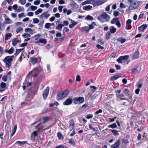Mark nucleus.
Wrapping results in <instances>:
<instances>
[{"mask_svg":"<svg viewBox=\"0 0 148 148\" xmlns=\"http://www.w3.org/2000/svg\"><path fill=\"white\" fill-rule=\"evenodd\" d=\"M110 18V16L105 12H103L97 17V19L101 23L108 22Z\"/></svg>","mask_w":148,"mask_h":148,"instance_id":"nucleus-1","label":"nucleus"},{"mask_svg":"<svg viewBox=\"0 0 148 148\" xmlns=\"http://www.w3.org/2000/svg\"><path fill=\"white\" fill-rule=\"evenodd\" d=\"M128 1L130 3L128 8V10L129 11L136 9L140 5L139 1H137L128 0Z\"/></svg>","mask_w":148,"mask_h":148,"instance_id":"nucleus-2","label":"nucleus"},{"mask_svg":"<svg viewBox=\"0 0 148 148\" xmlns=\"http://www.w3.org/2000/svg\"><path fill=\"white\" fill-rule=\"evenodd\" d=\"M69 94V91L66 90H65L62 92H59L57 95V99L58 100H62L63 98L66 97Z\"/></svg>","mask_w":148,"mask_h":148,"instance_id":"nucleus-3","label":"nucleus"},{"mask_svg":"<svg viewBox=\"0 0 148 148\" xmlns=\"http://www.w3.org/2000/svg\"><path fill=\"white\" fill-rule=\"evenodd\" d=\"M14 57V56H8L6 57L3 59V61L5 63L6 67L8 68L10 67L11 64V62L12 61Z\"/></svg>","mask_w":148,"mask_h":148,"instance_id":"nucleus-4","label":"nucleus"},{"mask_svg":"<svg viewBox=\"0 0 148 148\" xmlns=\"http://www.w3.org/2000/svg\"><path fill=\"white\" fill-rule=\"evenodd\" d=\"M40 72L39 69L38 68H34L32 71L29 73L30 75H31L32 76L35 78L36 77L38 74Z\"/></svg>","mask_w":148,"mask_h":148,"instance_id":"nucleus-5","label":"nucleus"},{"mask_svg":"<svg viewBox=\"0 0 148 148\" xmlns=\"http://www.w3.org/2000/svg\"><path fill=\"white\" fill-rule=\"evenodd\" d=\"M73 102L75 104H80L83 103L84 101V98L83 97H75L73 98Z\"/></svg>","mask_w":148,"mask_h":148,"instance_id":"nucleus-6","label":"nucleus"},{"mask_svg":"<svg viewBox=\"0 0 148 148\" xmlns=\"http://www.w3.org/2000/svg\"><path fill=\"white\" fill-rule=\"evenodd\" d=\"M36 127L38 129V131H36L33 132L32 134V136L33 135L34 137L37 136H38V134L39 131L43 128V125L40 124L36 126Z\"/></svg>","mask_w":148,"mask_h":148,"instance_id":"nucleus-7","label":"nucleus"},{"mask_svg":"<svg viewBox=\"0 0 148 148\" xmlns=\"http://www.w3.org/2000/svg\"><path fill=\"white\" fill-rule=\"evenodd\" d=\"M129 57L128 55L120 56L117 60V61L119 63H123L128 59Z\"/></svg>","mask_w":148,"mask_h":148,"instance_id":"nucleus-8","label":"nucleus"},{"mask_svg":"<svg viewBox=\"0 0 148 148\" xmlns=\"http://www.w3.org/2000/svg\"><path fill=\"white\" fill-rule=\"evenodd\" d=\"M49 90V87L48 86L44 90L43 96L44 99H46L48 95Z\"/></svg>","mask_w":148,"mask_h":148,"instance_id":"nucleus-9","label":"nucleus"},{"mask_svg":"<svg viewBox=\"0 0 148 148\" xmlns=\"http://www.w3.org/2000/svg\"><path fill=\"white\" fill-rule=\"evenodd\" d=\"M50 15V14L49 13L48 11L45 12L40 16V19H42L44 18H45L47 19Z\"/></svg>","mask_w":148,"mask_h":148,"instance_id":"nucleus-10","label":"nucleus"},{"mask_svg":"<svg viewBox=\"0 0 148 148\" xmlns=\"http://www.w3.org/2000/svg\"><path fill=\"white\" fill-rule=\"evenodd\" d=\"M75 127V123L73 120H71L70 121L69 129L70 131L73 130Z\"/></svg>","mask_w":148,"mask_h":148,"instance_id":"nucleus-11","label":"nucleus"},{"mask_svg":"<svg viewBox=\"0 0 148 148\" xmlns=\"http://www.w3.org/2000/svg\"><path fill=\"white\" fill-rule=\"evenodd\" d=\"M148 26V25L147 24H143L138 27V29L140 32H143Z\"/></svg>","mask_w":148,"mask_h":148,"instance_id":"nucleus-12","label":"nucleus"},{"mask_svg":"<svg viewBox=\"0 0 148 148\" xmlns=\"http://www.w3.org/2000/svg\"><path fill=\"white\" fill-rule=\"evenodd\" d=\"M73 102V100L71 98L69 97L64 102L63 104L65 105H68L71 104Z\"/></svg>","mask_w":148,"mask_h":148,"instance_id":"nucleus-13","label":"nucleus"},{"mask_svg":"<svg viewBox=\"0 0 148 148\" xmlns=\"http://www.w3.org/2000/svg\"><path fill=\"white\" fill-rule=\"evenodd\" d=\"M3 16L5 19V22L6 23L11 24L13 22L12 21L7 17V15L6 14H3Z\"/></svg>","mask_w":148,"mask_h":148,"instance_id":"nucleus-14","label":"nucleus"},{"mask_svg":"<svg viewBox=\"0 0 148 148\" xmlns=\"http://www.w3.org/2000/svg\"><path fill=\"white\" fill-rule=\"evenodd\" d=\"M35 42L39 45L40 43H42L44 44H46L47 43V40L44 38H40L38 41H36Z\"/></svg>","mask_w":148,"mask_h":148,"instance_id":"nucleus-15","label":"nucleus"},{"mask_svg":"<svg viewBox=\"0 0 148 148\" xmlns=\"http://www.w3.org/2000/svg\"><path fill=\"white\" fill-rule=\"evenodd\" d=\"M120 143V140H118L114 144L111 145V148H119Z\"/></svg>","mask_w":148,"mask_h":148,"instance_id":"nucleus-16","label":"nucleus"},{"mask_svg":"<svg viewBox=\"0 0 148 148\" xmlns=\"http://www.w3.org/2000/svg\"><path fill=\"white\" fill-rule=\"evenodd\" d=\"M12 45L13 46H15L19 42V40L17 38H16L14 39L12 41Z\"/></svg>","mask_w":148,"mask_h":148,"instance_id":"nucleus-17","label":"nucleus"},{"mask_svg":"<svg viewBox=\"0 0 148 148\" xmlns=\"http://www.w3.org/2000/svg\"><path fill=\"white\" fill-rule=\"evenodd\" d=\"M121 76V75L120 74L116 75L111 77L110 78V80L112 81L115 80Z\"/></svg>","mask_w":148,"mask_h":148,"instance_id":"nucleus-18","label":"nucleus"},{"mask_svg":"<svg viewBox=\"0 0 148 148\" xmlns=\"http://www.w3.org/2000/svg\"><path fill=\"white\" fill-rule=\"evenodd\" d=\"M38 59L37 58L31 57L29 60L33 64H35L37 62Z\"/></svg>","mask_w":148,"mask_h":148,"instance_id":"nucleus-19","label":"nucleus"},{"mask_svg":"<svg viewBox=\"0 0 148 148\" xmlns=\"http://www.w3.org/2000/svg\"><path fill=\"white\" fill-rule=\"evenodd\" d=\"M71 22L72 23V24H70L69 25V27L70 28H72L77 24V22H75L74 21L71 19Z\"/></svg>","mask_w":148,"mask_h":148,"instance_id":"nucleus-20","label":"nucleus"},{"mask_svg":"<svg viewBox=\"0 0 148 148\" xmlns=\"http://www.w3.org/2000/svg\"><path fill=\"white\" fill-rule=\"evenodd\" d=\"M107 0H97L96 1V4L97 5H102L106 2Z\"/></svg>","mask_w":148,"mask_h":148,"instance_id":"nucleus-21","label":"nucleus"},{"mask_svg":"<svg viewBox=\"0 0 148 148\" xmlns=\"http://www.w3.org/2000/svg\"><path fill=\"white\" fill-rule=\"evenodd\" d=\"M5 52L11 54L14 51V49L13 47H11L10 49H5Z\"/></svg>","mask_w":148,"mask_h":148,"instance_id":"nucleus-22","label":"nucleus"},{"mask_svg":"<svg viewBox=\"0 0 148 148\" xmlns=\"http://www.w3.org/2000/svg\"><path fill=\"white\" fill-rule=\"evenodd\" d=\"M110 32L111 33L113 34L115 33L116 30V28L113 26H111L110 27Z\"/></svg>","mask_w":148,"mask_h":148,"instance_id":"nucleus-23","label":"nucleus"},{"mask_svg":"<svg viewBox=\"0 0 148 148\" xmlns=\"http://www.w3.org/2000/svg\"><path fill=\"white\" fill-rule=\"evenodd\" d=\"M92 8V7L90 5L84 6L83 9L86 10H89Z\"/></svg>","mask_w":148,"mask_h":148,"instance_id":"nucleus-24","label":"nucleus"},{"mask_svg":"<svg viewBox=\"0 0 148 148\" xmlns=\"http://www.w3.org/2000/svg\"><path fill=\"white\" fill-rule=\"evenodd\" d=\"M117 40L118 42H120L122 44L126 41V39L124 38L119 37L117 39Z\"/></svg>","mask_w":148,"mask_h":148,"instance_id":"nucleus-25","label":"nucleus"},{"mask_svg":"<svg viewBox=\"0 0 148 148\" xmlns=\"http://www.w3.org/2000/svg\"><path fill=\"white\" fill-rule=\"evenodd\" d=\"M119 20L118 18H114L111 21V23L112 24L116 23Z\"/></svg>","mask_w":148,"mask_h":148,"instance_id":"nucleus-26","label":"nucleus"},{"mask_svg":"<svg viewBox=\"0 0 148 148\" xmlns=\"http://www.w3.org/2000/svg\"><path fill=\"white\" fill-rule=\"evenodd\" d=\"M12 34L10 33H8L6 34L5 36V40L6 41L10 38L12 36Z\"/></svg>","mask_w":148,"mask_h":148,"instance_id":"nucleus-27","label":"nucleus"},{"mask_svg":"<svg viewBox=\"0 0 148 148\" xmlns=\"http://www.w3.org/2000/svg\"><path fill=\"white\" fill-rule=\"evenodd\" d=\"M23 29L21 27H18L17 28L16 30V33L17 34L19 33H22L23 31Z\"/></svg>","mask_w":148,"mask_h":148,"instance_id":"nucleus-28","label":"nucleus"},{"mask_svg":"<svg viewBox=\"0 0 148 148\" xmlns=\"http://www.w3.org/2000/svg\"><path fill=\"white\" fill-rule=\"evenodd\" d=\"M139 55V52L137 51L135 52L134 55H133V57L134 59H137L138 58Z\"/></svg>","mask_w":148,"mask_h":148,"instance_id":"nucleus-29","label":"nucleus"},{"mask_svg":"<svg viewBox=\"0 0 148 148\" xmlns=\"http://www.w3.org/2000/svg\"><path fill=\"white\" fill-rule=\"evenodd\" d=\"M62 27H63V25H62V24H60L56 26V29H58L60 31H61Z\"/></svg>","mask_w":148,"mask_h":148,"instance_id":"nucleus-30","label":"nucleus"},{"mask_svg":"<svg viewBox=\"0 0 148 148\" xmlns=\"http://www.w3.org/2000/svg\"><path fill=\"white\" fill-rule=\"evenodd\" d=\"M24 9L23 7L19 6L16 11L17 12H21L22 11H24Z\"/></svg>","mask_w":148,"mask_h":148,"instance_id":"nucleus-31","label":"nucleus"},{"mask_svg":"<svg viewBox=\"0 0 148 148\" xmlns=\"http://www.w3.org/2000/svg\"><path fill=\"white\" fill-rule=\"evenodd\" d=\"M110 130L114 135L117 136L119 135L118 131L114 130Z\"/></svg>","mask_w":148,"mask_h":148,"instance_id":"nucleus-32","label":"nucleus"},{"mask_svg":"<svg viewBox=\"0 0 148 148\" xmlns=\"http://www.w3.org/2000/svg\"><path fill=\"white\" fill-rule=\"evenodd\" d=\"M26 143L27 142L26 141L21 142L20 141H17L16 142V144H18L21 146L23 145Z\"/></svg>","mask_w":148,"mask_h":148,"instance_id":"nucleus-33","label":"nucleus"},{"mask_svg":"<svg viewBox=\"0 0 148 148\" xmlns=\"http://www.w3.org/2000/svg\"><path fill=\"white\" fill-rule=\"evenodd\" d=\"M17 128V125H14V129L13 131V132L10 135V136L11 137H12L15 134Z\"/></svg>","mask_w":148,"mask_h":148,"instance_id":"nucleus-34","label":"nucleus"},{"mask_svg":"<svg viewBox=\"0 0 148 148\" xmlns=\"http://www.w3.org/2000/svg\"><path fill=\"white\" fill-rule=\"evenodd\" d=\"M95 25V22H92L90 25H89V29H93L94 28V26Z\"/></svg>","mask_w":148,"mask_h":148,"instance_id":"nucleus-35","label":"nucleus"},{"mask_svg":"<svg viewBox=\"0 0 148 148\" xmlns=\"http://www.w3.org/2000/svg\"><path fill=\"white\" fill-rule=\"evenodd\" d=\"M85 19L88 20L92 21L94 19L93 17L92 16L88 15L85 17Z\"/></svg>","mask_w":148,"mask_h":148,"instance_id":"nucleus-36","label":"nucleus"},{"mask_svg":"<svg viewBox=\"0 0 148 148\" xmlns=\"http://www.w3.org/2000/svg\"><path fill=\"white\" fill-rule=\"evenodd\" d=\"M117 96L118 97L121 99V100L124 99V100H127L128 101V100L126 98H123L122 97H124V95H123V94H119L118 95H117Z\"/></svg>","mask_w":148,"mask_h":148,"instance_id":"nucleus-37","label":"nucleus"},{"mask_svg":"<svg viewBox=\"0 0 148 148\" xmlns=\"http://www.w3.org/2000/svg\"><path fill=\"white\" fill-rule=\"evenodd\" d=\"M22 36L24 38H26L30 37L31 35L28 33H25L22 35Z\"/></svg>","mask_w":148,"mask_h":148,"instance_id":"nucleus-38","label":"nucleus"},{"mask_svg":"<svg viewBox=\"0 0 148 148\" xmlns=\"http://www.w3.org/2000/svg\"><path fill=\"white\" fill-rule=\"evenodd\" d=\"M43 11V10L41 8H39L38 10H37L35 12V14L36 15H38L40 13L42 12Z\"/></svg>","mask_w":148,"mask_h":148,"instance_id":"nucleus-39","label":"nucleus"},{"mask_svg":"<svg viewBox=\"0 0 148 148\" xmlns=\"http://www.w3.org/2000/svg\"><path fill=\"white\" fill-rule=\"evenodd\" d=\"M108 127L109 128L111 127L112 128H114L117 127V125L115 123H114L112 124L109 125Z\"/></svg>","mask_w":148,"mask_h":148,"instance_id":"nucleus-40","label":"nucleus"},{"mask_svg":"<svg viewBox=\"0 0 148 148\" xmlns=\"http://www.w3.org/2000/svg\"><path fill=\"white\" fill-rule=\"evenodd\" d=\"M57 136L59 138L60 140H62L64 138L63 136L60 132H58L57 134Z\"/></svg>","mask_w":148,"mask_h":148,"instance_id":"nucleus-41","label":"nucleus"},{"mask_svg":"<svg viewBox=\"0 0 148 148\" xmlns=\"http://www.w3.org/2000/svg\"><path fill=\"white\" fill-rule=\"evenodd\" d=\"M0 87L1 88L3 89H5V88L6 87V83L3 82H1L0 84Z\"/></svg>","mask_w":148,"mask_h":148,"instance_id":"nucleus-42","label":"nucleus"},{"mask_svg":"<svg viewBox=\"0 0 148 148\" xmlns=\"http://www.w3.org/2000/svg\"><path fill=\"white\" fill-rule=\"evenodd\" d=\"M55 148H68V147L66 145H59L56 146Z\"/></svg>","mask_w":148,"mask_h":148,"instance_id":"nucleus-43","label":"nucleus"},{"mask_svg":"<svg viewBox=\"0 0 148 148\" xmlns=\"http://www.w3.org/2000/svg\"><path fill=\"white\" fill-rule=\"evenodd\" d=\"M23 49H16V53L14 54L16 56H17L19 53H20L23 50Z\"/></svg>","mask_w":148,"mask_h":148,"instance_id":"nucleus-44","label":"nucleus"},{"mask_svg":"<svg viewBox=\"0 0 148 148\" xmlns=\"http://www.w3.org/2000/svg\"><path fill=\"white\" fill-rule=\"evenodd\" d=\"M71 5L73 8H76L77 7L78 5L75 2H73L71 3Z\"/></svg>","mask_w":148,"mask_h":148,"instance_id":"nucleus-45","label":"nucleus"},{"mask_svg":"<svg viewBox=\"0 0 148 148\" xmlns=\"http://www.w3.org/2000/svg\"><path fill=\"white\" fill-rule=\"evenodd\" d=\"M83 29L86 33H88L90 30V29H89V28H88V27H85L83 28Z\"/></svg>","mask_w":148,"mask_h":148,"instance_id":"nucleus-46","label":"nucleus"},{"mask_svg":"<svg viewBox=\"0 0 148 148\" xmlns=\"http://www.w3.org/2000/svg\"><path fill=\"white\" fill-rule=\"evenodd\" d=\"M111 34L110 32H108L106 34V38L107 39H108L110 38V36L111 35Z\"/></svg>","mask_w":148,"mask_h":148,"instance_id":"nucleus-47","label":"nucleus"},{"mask_svg":"<svg viewBox=\"0 0 148 148\" xmlns=\"http://www.w3.org/2000/svg\"><path fill=\"white\" fill-rule=\"evenodd\" d=\"M69 143L73 146H75V141L72 139L69 141Z\"/></svg>","mask_w":148,"mask_h":148,"instance_id":"nucleus-48","label":"nucleus"},{"mask_svg":"<svg viewBox=\"0 0 148 148\" xmlns=\"http://www.w3.org/2000/svg\"><path fill=\"white\" fill-rule=\"evenodd\" d=\"M43 119L44 120L43 123H45L48 121L49 118L48 117H44Z\"/></svg>","mask_w":148,"mask_h":148,"instance_id":"nucleus-49","label":"nucleus"},{"mask_svg":"<svg viewBox=\"0 0 148 148\" xmlns=\"http://www.w3.org/2000/svg\"><path fill=\"white\" fill-rule=\"evenodd\" d=\"M26 0H19L18 2L22 5H24L26 3Z\"/></svg>","mask_w":148,"mask_h":148,"instance_id":"nucleus-50","label":"nucleus"},{"mask_svg":"<svg viewBox=\"0 0 148 148\" xmlns=\"http://www.w3.org/2000/svg\"><path fill=\"white\" fill-rule=\"evenodd\" d=\"M132 26L130 24H126L125 28L127 30H130L132 28Z\"/></svg>","mask_w":148,"mask_h":148,"instance_id":"nucleus-51","label":"nucleus"},{"mask_svg":"<svg viewBox=\"0 0 148 148\" xmlns=\"http://www.w3.org/2000/svg\"><path fill=\"white\" fill-rule=\"evenodd\" d=\"M33 23H38L39 22V20L37 18H34L33 19Z\"/></svg>","mask_w":148,"mask_h":148,"instance_id":"nucleus-52","label":"nucleus"},{"mask_svg":"<svg viewBox=\"0 0 148 148\" xmlns=\"http://www.w3.org/2000/svg\"><path fill=\"white\" fill-rule=\"evenodd\" d=\"M30 8L32 10L34 11L37 9V7L36 6L32 5L30 6Z\"/></svg>","mask_w":148,"mask_h":148,"instance_id":"nucleus-53","label":"nucleus"},{"mask_svg":"<svg viewBox=\"0 0 148 148\" xmlns=\"http://www.w3.org/2000/svg\"><path fill=\"white\" fill-rule=\"evenodd\" d=\"M93 117V115L92 114H88L87 115L86 118L88 119H90L92 118Z\"/></svg>","mask_w":148,"mask_h":148,"instance_id":"nucleus-54","label":"nucleus"},{"mask_svg":"<svg viewBox=\"0 0 148 148\" xmlns=\"http://www.w3.org/2000/svg\"><path fill=\"white\" fill-rule=\"evenodd\" d=\"M25 31L26 32H32V30L30 28H27L25 29Z\"/></svg>","mask_w":148,"mask_h":148,"instance_id":"nucleus-55","label":"nucleus"},{"mask_svg":"<svg viewBox=\"0 0 148 148\" xmlns=\"http://www.w3.org/2000/svg\"><path fill=\"white\" fill-rule=\"evenodd\" d=\"M63 24H62V25H63V26H68L69 24V23L68 21H64Z\"/></svg>","mask_w":148,"mask_h":148,"instance_id":"nucleus-56","label":"nucleus"},{"mask_svg":"<svg viewBox=\"0 0 148 148\" xmlns=\"http://www.w3.org/2000/svg\"><path fill=\"white\" fill-rule=\"evenodd\" d=\"M120 13L118 11H114V15L115 16H118Z\"/></svg>","mask_w":148,"mask_h":148,"instance_id":"nucleus-57","label":"nucleus"},{"mask_svg":"<svg viewBox=\"0 0 148 148\" xmlns=\"http://www.w3.org/2000/svg\"><path fill=\"white\" fill-rule=\"evenodd\" d=\"M44 23V21L42 20L40 21L38 24L39 25L40 27H42L43 26V24Z\"/></svg>","mask_w":148,"mask_h":148,"instance_id":"nucleus-58","label":"nucleus"},{"mask_svg":"<svg viewBox=\"0 0 148 148\" xmlns=\"http://www.w3.org/2000/svg\"><path fill=\"white\" fill-rule=\"evenodd\" d=\"M50 23H47L45 24V27L47 29L49 28L51 26Z\"/></svg>","mask_w":148,"mask_h":148,"instance_id":"nucleus-59","label":"nucleus"},{"mask_svg":"<svg viewBox=\"0 0 148 148\" xmlns=\"http://www.w3.org/2000/svg\"><path fill=\"white\" fill-rule=\"evenodd\" d=\"M40 0H37L35 1L34 2V4L35 5H38L40 3Z\"/></svg>","mask_w":148,"mask_h":148,"instance_id":"nucleus-60","label":"nucleus"},{"mask_svg":"<svg viewBox=\"0 0 148 148\" xmlns=\"http://www.w3.org/2000/svg\"><path fill=\"white\" fill-rule=\"evenodd\" d=\"M2 80L4 82H6L7 81V76L6 75H4L2 77Z\"/></svg>","mask_w":148,"mask_h":148,"instance_id":"nucleus-61","label":"nucleus"},{"mask_svg":"<svg viewBox=\"0 0 148 148\" xmlns=\"http://www.w3.org/2000/svg\"><path fill=\"white\" fill-rule=\"evenodd\" d=\"M63 6L61 5L59 6L58 7V9L59 11L60 12H61L62 11V9L63 8Z\"/></svg>","mask_w":148,"mask_h":148,"instance_id":"nucleus-62","label":"nucleus"},{"mask_svg":"<svg viewBox=\"0 0 148 148\" xmlns=\"http://www.w3.org/2000/svg\"><path fill=\"white\" fill-rule=\"evenodd\" d=\"M137 71V67L131 70V73H133L136 72Z\"/></svg>","mask_w":148,"mask_h":148,"instance_id":"nucleus-63","label":"nucleus"},{"mask_svg":"<svg viewBox=\"0 0 148 148\" xmlns=\"http://www.w3.org/2000/svg\"><path fill=\"white\" fill-rule=\"evenodd\" d=\"M88 4H90V3L88 0H87L86 1L83 2L82 3V4L83 5Z\"/></svg>","mask_w":148,"mask_h":148,"instance_id":"nucleus-64","label":"nucleus"}]
</instances>
